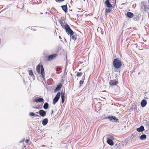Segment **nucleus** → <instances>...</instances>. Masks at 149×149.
I'll list each match as a JSON object with an SVG mask.
<instances>
[{"label": "nucleus", "mask_w": 149, "mask_h": 149, "mask_svg": "<svg viewBox=\"0 0 149 149\" xmlns=\"http://www.w3.org/2000/svg\"><path fill=\"white\" fill-rule=\"evenodd\" d=\"M84 82V81H83L81 80L79 81V84H80L81 85V84H83Z\"/></svg>", "instance_id": "obj_29"}, {"label": "nucleus", "mask_w": 149, "mask_h": 149, "mask_svg": "<svg viewBox=\"0 0 149 149\" xmlns=\"http://www.w3.org/2000/svg\"><path fill=\"white\" fill-rule=\"evenodd\" d=\"M36 109H38V107H36Z\"/></svg>", "instance_id": "obj_37"}, {"label": "nucleus", "mask_w": 149, "mask_h": 149, "mask_svg": "<svg viewBox=\"0 0 149 149\" xmlns=\"http://www.w3.org/2000/svg\"><path fill=\"white\" fill-rule=\"evenodd\" d=\"M53 110H52V113H51V114H52V113H53Z\"/></svg>", "instance_id": "obj_34"}, {"label": "nucleus", "mask_w": 149, "mask_h": 149, "mask_svg": "<svg viewBox=\"0 0 149 149\" xmlns=\"http://www.w3.org/2000/svg\"><path fill=\"white\" fill-rule=\"evenodd\" d=\"M146 136L145 134H143L140 137V139L141 140H143L146 139Z\"/></svg>", "instance_id": "obj_19"}, {"label": "nucleus", "mask_w": 149, "mask_h": 149, "mask_svg": "<svg viewBox=\"0 0 149 149\" xmlns=\"http://www.w3.org/2000/svg\"><path fill=\"white\" fill-rule=\"evenodd\" d=\"M36 69L37 72L39 74L40 73V70H41V74L42 77L44 79H45V73L43 65H42L40 66V65L39 64L37 66Z\"/></svg>", "instance_id": "obj_2"}, {"label": "nucleus", "mask_w": 149, "mask_h": 149, "mask_svg": "<svg viewBox=\"0 0 149 149\" xmlns=\"http://www.w3.org/2000/svg\"><path fill=\"white\" fill-rule=\"evenodd\" d=\"M113 64L115 68L117 69L120 68L122 65L121 61L117 58H115L114 59Z\"/></svg>", "instance_id": "obj_3"}, {"label": "nucleus", "mask_w": 149, "mask_h": 149, "mask_svg": "<svg viewBox=\"0 0 149 149\" xmlns=\"http://www.w3.org/2000/svg\"><path fill=\"white\" fill-rule=\"evenodd\" d=\"M113 1H114V2H116V0H113Z\"/></svg>", "instance_id": "obj_35"}, {"label": "nucleus", "mask_w": 149, "mask_h": 149, "mask_svg": "<svg viewBox=\"0 0 149 149\" xmlns=\"http://www.w3.org/2000/svg\"><path fill=\"white\" fill-rule=\"evenodd\" d=\"M76 75L77 77H80L82 75V73L81 72H78Z\"/></svg>", "instance_id": "obj_22"}, {"label": "nucleus", "mask_w": 149, "mask_h": 149, "mask_svg": "<svg viewBox=\"0 0 149 149\" xmlns=\"http://www.w3.org/2000/svg\"><path fill=\"white\" fill-rule=\"evenodd\" d=\"M111 9L110 8H106L105 9V12L107 13H109L111 11Z\"/></svg>", "instance_id": "obj_24"}, {"label": "nucleus", "mask_w": 149, "mask_h": 149, "mask_svg": "<svg viewBox=\"0 0 149 149\" xmlns=\"http://www.w3.org/2000/svg\"><path fill=\"white\" fill-rule=\"evenodd\" d=\"M62 87V84L61 83L59 84L56 86V88L55 89L54 91L55 92L58 91Z\"/></svg>", "instance_id": "obj_10"}, {"label": "nucleus", "mask_w": 149, "mask_h": 149, "mask_svg": "<svg viewBox=\"0 0 149 149\" xmlns=\"http://www.w3.org/2000/svg\"><path fill=\"white\" fill-rule=\"evenodd\" d=\"M35 116L36 117H40L39 115H35Z\"/></svg>", "instance_id": "obj_33"}, {"label": "nucleus", "mask_w": 149, "mask_h": 149, "mask_svg": "<svg viewBox=\"0 0 149 149\" xmlns=\"http://www.w3.org/2000/svg\"><path fill=\"white\" fill-rule=\"evenodd\" d=\"M107 118H108L110 121L112 122H119V120L117 119L115 116H109Z\"/></svg>", "instance_id": "obj_5"}, {"label": "nucleus", "mask_w": 149, "mask_h": 149, "mask_svg": "<svg viewBox=\"0 0 149 149\" xmlns=\"http://www.w3.org/2000/svg\"><path fill=\"white\" fill-rule=\"evenodd\" d=\"M105 4L107 8L112 7V5L110 3L109 0H106L105 2Z\"/></svg>", "instance_id": "obj_9"}, {"label": "nucleus", "mask_w": 149, "mask_h": 149, "mask_svg": "<svg viewBox=\"0 0 149 149\" xmlns=\"http://www.w3.org/2000/svg\"><path fill=\"white\" fill-rule=\"evenodd\" d=\"M147 104V102L146 100H143L141 102V106L142 107H144L146 106Z\"/></svg>", "instance_id": "obj_14"}, {"label": "nucleus", "mask_w": 149, "mask_h": 149, "mask_svg": "<svg viewBox=\"0 0 149 149\" xmlns=\"http://www.w3.org/2000/svg\"><path fill=\"white\" fill-rule=\"evenodd\" d=\"M143 7H144V9L145 11L147 10L148 9V7H146V6H145Z\"/></svg>", "instance_id": "obj_27"}, {"label": "nucleus", "mask_w": 149, "mask_h": 149, "mask_svg": "<svg viewBox=\"0 0 149 149\" xmlns=\"http://www.w3.org/2000/svg\"><path fill=\"white\" fill-rule=\"evenodd\" d=\"M85 75H83L82 77V79L83 80H84L85 79Z\"/></svg>", "instance_id": "obj_31"}, {"label": "nucleus", "mask_w": 149, "mask_h": 149, "mask_svg": "<svg viewBox=\"0 0 149 149\" xmlns=\"http://www.w3.org/2000/svg\"><path fill=\"white\" fill-rule=\"evenodd\" d=\"M83 75H85V74L84 73Z\"/></svg>", "instance_id": "obj_38"}, {"label": "nucleus", "mask_w": 149, "mask_h": 149, "mask_svg": "<svg viewBox=\"0 0 149 149\" xmlns=\"http://www.w3.org/2000/svg\"><path fill=\"white\" fill-rule=\"evenodd\" d=\"M57 56L56 54H52L49 56L48 58V60L49 61H51L55 59Z\"/></svg>", "instance_id": "obj_8"}, {"label": "nucleus", "mask_w": 149, "mask_h": 149, "mask_svg": "<svg viewBox=\"0 0 149 149\" xmlns=\"http://www.w3.org/2000/svg\"><path fill=\"white\" fill-rule=\"evenodd\" d=\"M141 4L142 6H141V8H142L143 7L145 6H146V4L145 2L144 1H142L141 3Z\"/></svg>", "instance_id": "obj_23"}, {"label": "nucleus", "mask_w": 149, "mask_h": 149, "mask_svg": "<svg viewBox=\"0 0 149 149\" xmlns=\"http://www.w3.org/2000/svg\"><path fill=\"white\" fill-rule=\"evenodd\" d=\"M35 115V114L33 112H30L29 113V115L30 116H33Z\"/></svg>", "instance_id": "obj_25"}, {"label": "nucleus", "mask_w": 149, "mask_h": 149, "mask_svg": "<svg viewBox=\"0 0 149 149\" xmlns=\"http://www.w3.org/2000/svg\"><path fill=\"white\" fill-rule=\"evenodd\" d=\"M44 101V99L42 98H39L37 99H35L33 100V102H36V103L38 102H42Z\"/></svg>", "instance_id": "obj_11"}, {"label": "nucleus", "mask_w": 149, "mask_h": 149, "mask_svg": "<svg viewBox=\"0 0 149 149\" xmlns=\"http://www.w3.org/2000/svg\"><path fill=\"white\" fill-rule=\"evenodd\" d=\"M113 138V136H111L109 137H107V143L110 146H113L114 144L112 140Z\"/></svg>", "instance_id": "obj_6"}, {"label": "nucleus", "mask_w": 149, "mask_h": 149, "mask_svg": "<svg viewBox=\"0 0 149 149\" xmlns=\"http://www.w3.org/2000/svg\"><path fill=\"white\" fill-rule=\"evenodd\" d=\"M127 16L130 18H131L133 17L134 15V14L130 12H127Z\"/></svg>", "instance_id": "obj_17"}, {"label": "nucleus", "mask_w": 149, "mask_h": 149, "mask_svg": "<svg viewBox=\"0 0 149 149\" xmlns=\"http://www.w3.org/2000/svg\"><path fill=\"white\" fill-rule=\"evenodd\" d=\"M29 75L30 76H31L33 77L34 76V74H33V71H32V70H29Z\"/></svg>", "instance_id": "obj_21"}, {"label": "nucleus", "mask_w": 149, "mask_h": 149, "mask_svg": "<svg viewBox=\"0 0 149 149\" xmlns=\"http://www.w3.org/2000/svg\"><path fill=\"white\" fill-rule=\"evenodd\" d=\"M56 2H60L64 1V0H55Z\"/></svg>", "instance_id": "obj_30"}, {"label": "nucleus", "mask_w": 149, "mask_h": 149, "mask_svg": "<svg viewBox=\"0 0 149 149\" xmlns=\"http://www.w3.org/2000/svg\"><path fill=\"white\" fill-rule=\"evenodd\" d=\"M144 130V128L143 126H140L136 129V130L138 132H143Z\"/></svg>", "instance_id": "obj_13"}, {"label": "nucleus", "mask_w": 149, "mask_h": 149, "mask_svg": "<svg viewBox=\"0 0 149 149\" xmlns=\"http://www.w3.org/2000/svg\"><path fill=\"white\" fill-rule=\"evenodd\" d=\"M48 107H49V104H48V103H47V102L45 103L43 105V108L45 109H47L48 108Z\"/></svg>", "instance_id": "obj_20"}, {"label": "nucleus", "mask_w": 149, "mask_h": 149, "mask_svg": "<svg viewBox=\"0 0 149 149\" xmlns=\"http://www.w3.org/2000/svg\"><path fill=\"white\" fill-rule=\"evenodd\" d=\"M133 19H134V20H135V18L134 17Z\"/></svg>", "instance_id": "obj_36"}, {"label": "nucleus", "mask_w": 149, "mask_h": 149, "mask_svg": "<svg viewBox=\"0 0 149 149\" xmlns=\"http://www.w3.org/2000/svg\"><path fill=\"white\" fill-rule=\"evenodd\" d=\"M62 9L65 13L67 12L68 8L67 5H63L61 6Z\"/></svg>", "instance_id": "obj_18"}, {"label": "nucleus", "mask_w": 149, "mask_h": 149, "mask_svg": "<svg viewBox=\"0 0 149 149\" xmlns=\"http://www.w3.org/2000/svg\"><path fill=\"white\" fill-rule=\"evenodd\" d=\"M31 29L32 30H33V31H36V27H35L34 26L33 27H32L31 28Z\"/></svg>", "instance_id": "obj_28"}, {"label": "nucleus", "mask_w": 149, "mask_h": 149, "mask_svg": "<svg viewBox=\"0 0 149 149\" xmlns=\"http://www.w3.org/2000/svg\"><path fill=\"white\" fill-rule=\"evenodd\" d=\"M118 83V81H116L115 80H111L109 82V84L111 86L115 85Z\"/></svg>", "instance_id": "obj_12"}, {"label": "nucleus", "mask_w": 149, "mask_h": 149, "mask_svg": "<svg viewBox=\"0 0 149 149\" xmlns=\"http://www.w3.org/2000/svg\"><path fill=\"white\" fill-rule=\"evenodd\" d=\"M61 95V93L60 92H58L56 96L54 98L53 104H55L57 102L59 99Z\"/></svg>", "instance_id": "obj_4"}, {"label": "nucleus", "mask_w": 149, "mask_h": 149, "mask_svg": "<svg viewBox=\"0 0 149 149\" xmlns=\"http://www.w3.org/2000/svg\"><path fill=\"white\" fill-rule=\"evenodd\" d=\"M65 94L61 92V98L62 99L61 102L62 103H63L65 101Z\"/></svg>", "instance_id": "obj_16"}, {"label": "nucleus", "mask_w": 149, "mask_h": 149, "mask_svg": "<svg viewBox=\"0 0 149 149\" xmlns=\"http://www.w3.org/2000/svg\"><path fill=\"white\" fill-rule=\"evenodd\" d=\"M48 119L47 118H45L42 121V124L44 125H46L48 122Z\"/></svg>", "instance_id": "obj_15"}, {"label": "nucleus", "mask_w": 149, "mask_h": 149, "mask_svg": "<svg viewBox=\"0 0 149 149\" xmlns=\"http://www.w3.org/2000/svg\"><path fill=\"white\" fill-rule=\"evenodd\" d=\"M59 22L62 27L65 29L66 32L68 34H69L70 36H72L73 35L74 32L70 28L69 26L67 24L64 25V24L63 21V19H61L59 20Z\"/></svg>", "instance_id": "obj_1"}, {"label": "nucleus", "mask_w": 149, "mask_h": 149, "mask_svg": "<svg viewBox=\"0 0 149 149\" xmlns=\"http://www.w3.org/2000/svg\"><path fill=\"white\" fill-rule=\"evenodd\" d=\"M71 38L74 40H76V37L74 35L72 36L71 37Z\"/></svg>", "instance_id": "obj_26"}, {"label": "nucleus", "mask_w": 149, "mask_h": 149, "mask_svg": "<svg viewBox=\"0 0 149 149\" xmlns=\"http://www.w3.org/2000/svg\"><path fill=\"white\" fill-rule=\"evenodd\" d=\"M36 113H39L40 116L42 117L45 116L46 114V112L42 110H39L38 112H37Z\"/></svg>", "instance_id": "obj_7"}, {"label": "nucleus", "mask_w": 149, "mask_h": 149, "mask_svg": "<svg viewBox=\"0 0 149 149\" xmlns=\"http://www.w3.org/2000/svg\"><path fill=\"white\" fill-rule=\"evenodd\" d=\"M29 139H27V140H26V143H28L29 142Z\"/></svg>", "instance_id": "obj_32"}]
</instances>
